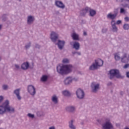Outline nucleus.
<instances>
[{
    "instance_id": "54",
    "label": "nucleus",
    "mask_w": 129,
    "mask_h": 129,
    "mask_svg": "<svg viewBox=\"0 0 129 129\" xmlns=\"http://www.w3.org/2000/svg\"><path fill=\"white\" fill-rule=\"evenodd\" d=\"M129 2V0H127Z\"/></svg>"
},
{
    "instance_id": "21",
    "label": "nucleus",
    "mask_w": 129,
    "mask_h": 129,
    "mask_svg": "<svg viewBox=\"0 0 129 129\" xmlns=\"http://www.w3.org/2000/svg\"><path fill=\"white\" fill-rule=\"evenodd\" d=\"M56 45H57L59 50H62L63 48H64V45H65V42L64 41L58 40V43L56 44Z\"/></svg>"
},
{
    "instance_id": "43",
    "label": "nucleus",
    "mask_w": 129,
    "mask_h": 129,
    "mask_svg": "<svg viewBox=\"0 0 129 129\" xmlns=\"http://www.w3.org/2000/svg\"><path fill=\"white\" fill-rule=\"evenodd\" d=\"M124 20L125 22H129V18L128 17H126L124 18Z\"/></svg>"
},
{
    "instance_id": "14",
    "label": "nucleus",
    "mask_w": 129,
    "mask_h": 129,
    "mask_svg": "<svg viewBox=\"0 0 129 129\" xmlns=\"http://www.w3.org/2000/svg\"><path fill=\"white\" fill-rule=\"evenodd\" d=\"M70 45L73 46V49H75L76 51H78L80 49V43L78 41H75L74 42H70Z\"/></svg>"
},
{
    "instance_id": "42",
    "label": "nucleus",
    "mask_w": 129,
    "mask_h": 129,
    "mask_svg": "<svg viewBox=\"0 0 129 129\" xmlns=\"http://www.w3.org/2000/svg\"><path fill=\"white\" fill-rule=\"evenodd\" d=\"M15 67L16 68V69H20V65L15 64Z\"/></svg>"
},
{
    "instance_id": "35",
    "label": "nucleus",
    "mask_w": 129,
    "mask_h": 129,
    "mask_svg": "<svg viewBox=\"0 0 129 129\" xmlns=\"http://www.w3.org/2000/svg\"><path fill=\"white\" fill-rule=\"evenodd\" d=\"M123 28L124 30H128L129 29V25L128 24H124Z\"/></svg>"
},
{
    "instance_id": "56",
    "label": "nucleus",
    "mask_w": 129,
    "mask_h": 129,
    "mask_svg": "<svg viewBox=\"0 0 129 129\" xmlns=\"http://www.w3.org/2000/svg\"><path fill=\"white\" fill-rule=\"evenodd\" d=\"M0 129H2V128H0Z\"/></svg>"
},
{
    "instance_id": "6",
    "label": "nucleus",
    "mask_w": 129,
    "mask_h": 129,
    "mask_svg": "<svg viewBox=\"0 0 129 129\" xmlns=\"http://www.w3.org/2000/svg\"><path fill=\"white\" fill-rule=\"evenodd\" d=\"M100 84L95 82H93L91 84V88L92 92L96 93L99 90Z\"/></svg>"
},
{
    "instance_id": "24",
    "label": "nucleus",
    "mask_w": 129,
    "mask_h": 129,
    "mask_svg": "<svg viewBox=\"0 0 129 129\" xmlns=\"http://www.w3.org/2000/svg\"><path fill=\"white\" fill-rule=\"evenodd\" d=\"M88 12L89 13V16L90 17H94L96 15V11L93 9H91L90 8H89Z\"/></svg>"
},
{
    "instance_id": "23",
    "label": "nucleus",
    "mask_w": 129,
    "mask_h": 129,
    "mask_svg": "<svg viewBox=\"0 0 129 129\" xmlns=\"http://www.w3.org/2000/svg\"><path fill=\"white\" fill-rule=\"evenodd\" d=\"M89 11V8L86 7L84 9H83L81 12H80V15L81 16H82L83 17H84L87 13H88V11Z\"/></svg>"
},
{
    "instance_id": "12",
    "label": "nucleus",
    "mask_w": 129,
    "mask_h": 129,
    "mask_svg": "<svg viewBox=\"0 0 129 129\" xmlns=\"http://www.w3.org/2000/svg\"><path fill=\"white\" fill-rule=\"evenodd\" d=\"M111 31L113 33H117L118 29L116 27V23H115V20H111Z\"/></svg>"
},
{
    "instance_id": "39",
    "label": "nucleus",
    "mask_w": 129,
    "mask_h": 129,
    "mask_svg": "<svg viewBox=\"0 0 129 129\" xmlns=\"http://www.w3.org/2000/svg\"><path fill=\"white\" fill-rule=\"evenodd\" d=\"M106 32H107V29L103 28L102 29V33H106Z\"/></svg>"
},
{
    "instance_id": "20",
    "label": "nucleus",
    "mask_w": 129,
    "mask_h": 129,
    "mask_svg": "<svg viewBox=\"0 0 129 129\" xmlns=\"http://www.w3.org/2000/svg\"><path fill=\"white\" fill-rule=\"evenodd\" d=\"M51 100L54 103V104H58V102H59V100H58V96L57 95H53L51 96Z\"/></svg>"
},
{
    "instance_id": "48",
    "label": "nucleus",
    "mask_w": 129,
    "mask_h": 129,
    "mask_svg": "<svg viewBox=\"0 0 129 129\" xmlns=\"http://www.w3.org/2000/svg\"><path fill=\"white\" fill-rule=\"evenodd\" d=\"M118 3H122L124 0H116Z\"/></svg>"
},
{
    "instance_id": "18",
    "label": "nucleus",
    "mask_w": 129,
    "mask_h": 129,
    "mask_svg": "<svg viewBox=\"0 0 129 129\" xmlns=\"http://www.w3.org/2000/svg\"><path fill=\"white\" fill-rule=\"evenodd\" d=\"M55 5L59 9H62V10L65 9V5L61 1H56L55 2Z\"/></svg>"
},
{
    "instance_id": "19",
    "label": "nucleus",
    "mask_w": 129,
    "mask_h": 129,
    "mask_svg": "<svg viewBox=\"0 0 129 129\" xmlns=\"http://www.w3.org/2000/svg\"><path fill=\"white\" fill-rule=\"evenodd\" d=\"M71 37L74 41H79L80 40L79 38V34L76 33L75 32L72 33Z\"/></svg>"
},
{
    "instance_id": "1",
    "label": "nucleus",
    "mask_w": 129,
    "mask_h": 129,
    "mask_svg": "<svg viewBox=\"0 0 129 129\" xmlns=\"http://www.w3.org/2000/svg\"><path fill=\"white\" fill-rule=\"evenodd\" d=\"M14 113L15 108L10 105V101L6 100L2 104L0 105V115H4L5 113Z\"/></svg>"
},
{
    "instance_id": "26",
    "label": "nucleus",
    "mask_w": 129,
    "mask_h": 129,
    "mask_svg": "<svg viewBox=\"0 0 129 129\" xmlns=\"http://www.w3.org/2000/svg\"><path fill=\"white\" fill-rule=\"evenodd\" d=\"M36 115L38 117H44L45 116V112L43 111H38L36 112Z\"/></svg>"
},
{
    "instance_id": "50",
    "label": "nucleus",
    "mask_w": 129,
    "mask_h": 129,
    "mask_svg": "<svg viewBox=\"0 0 129 129\" xmlns=\"http://www.w3.org/2000/svg\"><path fill=\"white\" fill-rule=\"evenodd\" d=\"M124 7L125 8H128L129 9V4H126L125 5Z\"/></svg>"
},
{
    "instance_id": "7",
    "label": "nucleus",
    "mask_w": 129,
    "mask_h": 129,
    "mask_svg": "<svg viewBox=\"0 0 129 129\" xmlns=\"http://www.w3.org/2000/svg\"><path fill=\"white\" fill-rule=\"evenodd\" d=\"M76 94L78 99H83L84 96H85V93L84 91L81 89H78L76 91Z\"/></svg>"
},
{
    "instance_id": "4",
    "label": "nucleus",
    "mask_w": 129,
    "mask_h": 129,
    "mask_svg": "<svg viewBox=\"0 0 129 129\" xmlns=\"http://www.w3.org/2000/svg\"><path fill=\"white\" fill-rule=\"evenodd\" d=\"M110 79H113L115 77L116 78H120L121 76L119 74V71L117 70H111L109 72Z\"/></svg>"
},
{
    "instance_id": "41",
    "label": "nucleus",
    "mask_w": 129,
    "mask_h": 129,
    "mask_svg": "<svg viewBox=\"0 0 129 129\" xmlns=\"http://www.w3.org/2000/svg\"><path fill=\"white\" fill-rule=\"evenodd\" d=\"M121 24V20H117L116 22V25H119Z\"/></svg>"
},
{
    "instance_id": "47",
    "label": "nucleus",
    "mask_w": 129,
    "mask_h": 129,
    "mask_svg": "<svg viewBox=\"0 0 129 129\" xmlns=\"http://www.w3.org/2000/svg\"><path fill=\"white\" fill-rule=\"evenodd\" d=\"M48 129H56V128L55 127V126H52L49 127L48 128Z\"/></svg>"
},
{
    "instance_id": "45",
    "label": "nucleus",
    "mask_w": 129,
    "mask_h": 129,
    "mask_svg": "<svg viewBox=\"0 0 129 129\" xmlns=\"http://www.w3.org/2000/svg\"><path fill=\"white\" fill-rule=\"evenodd\" d=\"M126 76L127 78H129V72H126Z\"/></svg>"
},
{
    "instance_id": "16",
    "label": "nucleus",
    "mask_w": 129,
    "mask_h": 129,
    "mask_svg": "<svg viewBox=\"0 0 129 129\" xmlns=\"http://www.w3.org/2000/svg\"><path fill=\"white\" fill-rule=\"evenodd\" d=\"M21 89H17L14 91V93L15 94L18 100H22V96H21Z\"/></svg>"
},
{
    "instance_id": "29",
    "label": "nucleus",
    "mask_w": 129,
    "mask_h": 129,
    "mask_svg": "<svg viewBox=\"0 0 129 129\" xmlns=\"http://www.w3.org/2000/svg\"><path fill=\"white\" fill-rule=\"evenodd\" d=\"M48 80V76L47 75H43L41 78V81L42 82H46Z\"/></svg>"
},
{
    "instance_id": "33",
    "label": "nucleus",
    "mask_w": 129,
    "mask_h": 129,
    "mask_svg": "<svg viewBox=\"0 0 129 129\" xmlns=\"http://www.w3.org/2000/svg\"><path fill=\"white\" fill-rule=\"evenodd\" d=\"M64 64H67L69 63V59L68 58H63L62 61Z\"/></svg>"
},
{
    "instance_id": "10",
    "label": "nucleus",
    "mask_w": 129,
    "mask_h": 129,
    "mask_svg": "<svg viewBox=\"0 0 129 129\" xmlns=\"http://www.w3.org/2000/svg\"><path fill=\"white\" fill-rule=\"evenodd\" d=\"M59 38V34L56 32L52 31L50 34V39L53 43H56Z\"/></svg>"
},
{
    "instance_id": "40",
    "label": "nucleus",
    "mask_w": 129,
    "mask_h": 129,
    "mask_svg": "<svg viewBox=\"0 0 129 129\" xmlns=\"http://www.w3.org/2000/svg\"><path fill=\"white\" fill-rule=\"evenodd\" d=\"M4 100V96H0V104L3 102V101Z\"/></svg>"
},
{
    "instance_id": "2",
    "label": "nucleus",
    "mask_w": 129,
    "mask_h": 129,
    "mask_svg": "<svg viewBox=\"0 0 129 129\" xmlns=\"http://www.w3.org/2000/svg\"><path fill=\"white\" fill-rule=\"evenodd\" d=\"M73 68V66L72 64H59L56 67V71L60 75H65L72 72Z\"/></svg>"
},
{
    "instance_id": "8",
    "label": "nucleus",
    "mask_w": 129,
    "mask_h": 129,
    "mask_svg": "<svg viewBox=\"0 0 129 129\" xmlns=\"http://www.w3.org/2000/svg\"><path fill=\"white\" fill-rule=\"evenodd\" d=\"M27 90L28 92L29 93V94H30V95H31V96L36 95V88H35V86H33L32 85L28 86Z\"/></svg>"
},
{
    "instance_id": "31",
    "label": "nucleus",
    "mask_w": 129,
    "mask_h": 129,
    "mask_svg": "<svg viewBox=\"0 0 129 129\" xmlns=\"http://www.w3.org/2000/svg\"><path fill=\"white\" fill-rule=\"evenodd\" d=\"M2 88L3 90H8L9 89V86L8 85H3L2 86Z\"/></svg>"
},
{
    "instance_id": "27",
    "label": "nucleus",
    "mask_w": 129,
    "mask_h": 129,
    "mask_svg": "<svg viewBox=\"0 0 129 129\" xmlns=\"http://www.w3.org/2000/svg\"><path fill=\"white\" fill-rule=\"evenodd\" d=\"M74 122V120H71V121H69V127L71 129H76V126L73 124Z\"/></svg>"
},
{
    "instance_id": "3",
    "label": "nucleus",
    "mask_w": 129,
    "mask_h": 129,
    "mask_svg": "<svg viewBox=\"0 0 129 129\" xmlns=\"http://www.w3.org/2000/svg\"><path fill=\"white\" fill-rule=\"evenodd\" d=\"M103 65V60L101 59H98L95 60V62H93L92 64L89 67V70L93 71L98 69L99 67H101Z\"/></svg>"
},
{
    "instance_id": "25",
    "label": "nucleus",
    "mask_w": 129,
    "mask_h": 129,
    "mask_svg": "<svg viewBox=\"0 0 129 129\" xmlns=\"http://www.w3.org/2000/svg\"><path fill=\"white\" fill-rule=\"evenodd\" d=\"M114 56L115 61H119V60H121V56L120 57V54H119V52L114 53Z\"/></svg>"
},
{
    "instance_id": "55",
    "label": "nucleus",
    "mask_w": 129,
    "mask_h": 129,
    "mask_svg": "<svg viewBox=\"0 0 129 129\" xmlns=\"http://www.w3.org/2000/svg\"><path fill=\"white\" fill-rule=\"evenodd\" d=\"M20 2H21V0H19Z\"/></svg>"
},
{
    "instance_id": "30",
    "label": "nucleus",
    "mask_w": 129,
    "mask_h": 129,
    "mask_svg": "<svg viewBox=\"0 0 129 129\" xmlns=\"http://www.w3.org/2000/svg\"><path fill=\"white\" fill-rule=\"evenodd\" d=\"M72 54H73V56H75L76 54L78 55V56H81V52L80 51H73Z\"/></svg>"
},
{
    "instance_id": "34",
    "label": "nucleus",
    "mask_w": 129,
    "mask_h": 129,
    "mask_svg": "<svg viewBox=\"0 0 129 129\" xmlns=\"http://www.w3.org/2000/svg\"><path fill=\"white\" fill-rule=\"evenodd\" d=\"M31 42H29L26 45H25V48L26 50H28V49H30V47H31Z\"/></svg>"
},
{
    "instance_id": "11",
    "label": "nucleus",
    "mask_w": 129,
    "mask_h": 129,
    "mask_svg": "<svg viewBox=\"0 0 129 129\" xmlns=\"http://www.w3.org/2000/svg\"><path fill=\"white\" fill-rule=\"evenodd\" d=\"M118 15V12H114V14H112L111 13H109L107 15V19L109 20H112V21H114V19L116 18L117 15Z\"/></svg>"
},
{
    "instance_id": "44",
    "label": "nucleus",
    "mask_w": 129,
    "mask_h": 129,
    "mask_svg": "<svg viewBox=\"0 0 129 129\" xmlns=\"http://www.w3.org/2000/svg\"><path fill=\"white\" fill-rule=\"evenodd\" d=\"M72 81H78V78H72Z\"/></svg>"
},
{
    "instance_id": "28",
    "label": "nucleus",
    "mask_w": 129,
    "mask_h": 129,
    "mask_svg": "<svg viewBox=\"0 0 129 129\" xmlns=\"http://www.w3.org/2000/svg\"><path fill=\"white\" fill-rule=\"evenodd\" d=\"M62 93L64 96H70V95H71V93H70V92H69V91L67 90L63 91L62 92Z\"/></svg>"
},
{
    "instance_id": "17",
    "label": "nucleus",
    "mask_w": 129,
    "mask_h": 129,
    "mask_svg": "<svg viewBox=\"0 0 129 129\" xmlns=\"http://www.w3.org/2000/svg\"><path fill=\"white\" fill-rule=\"evenodd\" d=\"M35 21V17L33 16L29 15L27 18V25H32Z\"/></svg>"
},
{
    "instance_id": "22",
    "label": "nucleus",
    "mask_w": 129,
    "mask_h": 129,
    "mask_svg": "<svg viewBox=\"0 0 129 129\" xmlns=\"http://www.w3.org/2000/svg\"><path fill=\"white\" fill-rule=\"evenodd\" d=\"M29 67L30 64L28 62H25L22 64L21 69H22V70H27L29 69Z\"/></svg>"
},
{
    "instance_id": "37",
    "label": "nucleus",
    "mask_w": 129,
    "mask_h": 129,
    "mask_svg": "<svg viewBox=\"0 0 129 129\" xmlns=\"http://www.w3.org/2000/svg\"><path fill=\"white\" fill-rule=\"evenodd\" d=\"M127 68H129V63L125 64L123 67V69H127Z\"/></svg>"
},
{
    "instance_id": "38",
    "label": "nucleus",
    "mask_w": 129,
    "mask_h": 129,
    "mask_svg": "<svg viewBox=\"0 0 129 129\" xmlns=\"http://www.w3.org/2000/svg\"><path fill=\"white\" fill-rule=\"evenodd\" d=\"M124 12H125V11L124 10V9L120 8V14H123V13H124Z\"/></svg>"
},
{
    "instance_id": "46",
    "label": "nucleus",
    "mask_w": 129,
    "mask_h": 129,
    "mask_svg": "<svg viewBox=\"0 0 129 129\" xmlns=\"http://www.w3.org/2000/svg\"><path fill=\"white\" fill-rule=\"evenodd\" d=\"M115 125H116V127H119V126H120V124L118 123H116L115 124Z\"/></svg>"
},
{
    "instance_id": "51",
    "label": "nucleus",
    "mask_w": 129,
    "mask_h": 129,
    "mask_svg": "<svg viewBox=\"0 0 129 129\" xmlns=\"http://www.w3.org/2000/svg\"><path fill=\"white\" fill-rule=\"evenodd\" d=\"M3 29V25L2 24H0V31H2Z\"/></svg>"
},
{
    "instance_id": "9",
    "label": "nucleus",
    "mask_w": 129,
    "mask_h": 129,
    "mask_svg": "<svg viewBox=\"0 0 129 129\" xmlns=\"http://www.w3.org/2000/svg\"><path fill=\"white\" fill-rule=\"evenodd\" d=\"M121 63H128L129 58L127 57V53L124 52H121Z\"/></svg>"
},
{
    "instance_id": "15",
    "label": "nucleus",
    "mask_w": 129,
    "mask_h": 129,
    "mask_svg": "<svg viewBox=\"0 0 129 129\" xmlns=\"http://www.w3.org/2000/svg\"><path fill=\"white\" fill-rule=\"evenodd\" d=\"M72 77H68L63 80V83L66 86H69L72 83Z\"/></svg>"
},
{
    "instance_id": "36",
    "label": "nucleus",
    "mask_w": 129,
    "mask_h": 129,
    "mask_svg": "<svg viewBox=\"0 0 129 129\" xmlns=\"http://www.w3.org/2000/svg\"><path fill=\"white\" fill-rule=\"evenodd\" d=\"M35 48H36L37 49H41V45H39L38 44H35Z\"/></svg>"
},
{
    "instance_id": "52",
    "label": "nucleus",
    "mask_w": 129,
    "mask_h": 129,
    "mask_svg": "<svg viewBox=\"0 0 129 129\" xmlns=\"http://www.w3.org/2000/svg\"><path fill=\"white\" fill-rule=\"evenodd\" d=\"M111 84H112L111 82H109L107 83V86H109L110 85H111Z\"/></svg>"
},
{
    "instance_id": "49",
    "label": "nucleus",
    "mask_w": 129,
    "mask_h": 129,
    "mask_svg": "<svg viewBox=\"0 0 129 129\" xmlns=\"http://www.w3.org/2000/svg\"><path fill=\"white\" fill-rule=\"evenodd\" d=\"M83 35L84 36H87V32H86V31H84Z\"/></svg>"
},
{
    "instance_id": "13",
    "label": "nucleus",
    "mask_w": 129,
    "mask_h": 129,
    "mask_svg": "<svg viewBox=\"0 0 129 129\" xmlns=\"http://www.w3.org/2000/svg\"><path fill=\"white\" fill-rule=\"evenodd\" d=\"M66 110L69 113H74L76 111V107L75 106H68L66 107Z\"/></svg>"
},
{
    "instance_id": "32",
    "label": "nucleus",
    "mask_w": 129,
    "mask_h": 129,
    "mask_svg": "<svg viewBox=\"0 0 129 129\" xmlns=\"http://www.w3.org/2000/svg\"><path fill=\"white\" fill-rule=\"evenodd\" d=\"M27 116L29 117V118H35V114L30 113L27 114Z\"/></svg>"
},
{
    "instance_id": "53",
    "label": "nucleus",
    "mask_w": 129,
    "mask_h": 129,
    "mask_svg": "<svg viewBox=\"0 0 129 129\" xmlns=\"http://www.w3.org/2000/svg\"><path fill=\"white\" fill-rule=\"evenodd\" d=\"M0 61H2V57L0 56Z\"/></svg>"
},
{
    "instance_id": "5",
    "label": "nucleus",
    "mask_w": 129,
    "mask_h": 129,
    "mask_svg": "<svg viewBox=\"0 0 129 129\" xmlns=\"http://www.w3.org/2000/svg\"><path fill=\"white\" fill-rule=\"evenodd\" d=\"M102 126L103 129H115L109 119H106L105 122L102 124Z\"/></svg>"
}]
</instances>
